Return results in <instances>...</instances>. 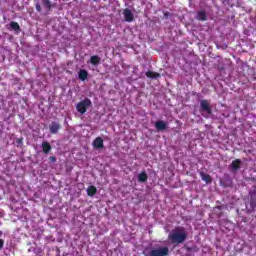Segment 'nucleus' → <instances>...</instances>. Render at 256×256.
Masks as SVG:
<instances>
[{
  "label": "nucleus",
  "mask_w": 256,
  "mask_h": 256,
  "mask_svg": "<svg viewBox=\"0 0 256 256\" xmlns=\"http://www.w3.org/2000/svg\"><path fill=\"white\" fill-rule=\"evenodd\" d=\"M164 17H169V12H165Z\"/></svg>",
  "instance_id": "obj_24"
},
{
  "label": "nucleus",
  "mask_w": 256,
  "mask_h": 256,
  "mask_svg": "<svg viewBox=\"0 0 256 256\" xmlns=\"http://www.w3.org/2000/svg\"><path fill=\"white\" fill-rule=\"evenodd\" d=\"M92 145L94 149H103V147H105V145L103 144V138L101 137H96L93 140Z\"/></svg>",
  "instance_id": "obj_7"
},
{
  "label": "nucleus",
  "mask_w": 256,
  "mask_h": 256,
  "mask_svg": "<svg viewBox=\"0 0 256 256\" xmlns=\"http://www.w3.org/2000/svg\"><path fill=\"white\" fill-rule=\"evenodd\" d=\"M91 105V99L85 98L84 100L78 102V104L76 105V109L78 113H81V115H85V113H87V109H89Z\"/></svg>",
  "instance_id": "obj_3"
},
{
  "label": "nucleus",
  "mask_w": 256,
  "mask_h": 256,
  "mask_svg": "<svg viewBox=\"0 0 256 256\" xmlns=\"http://www.w3.org/2000/svg\"><path fill=\"white\" fill-rule=\"evenodd\" d=\"M51 144L47 141L42 142V151L45 153V155H48V153H51Z\"/></svg>",
  "instance_id": "obj_12"
},
{
  "label": "nucleus",
  "mask_w": 256,
  "mask_h": 256,
  "mask_svg": "<svg viewBox=\"0 0 256 256\" xmlns=\"http://www.w3.org/2000/svg\"><path fill=\"white\" fill-rule=\"evenodd\" d=\"M196 19L197 21H207V13L203 10L198 11Z\"/></svg>",
  "instance_id": "obj_14"
},
{
  "label": "nucleus",
  "mask_w": 256,
  "mask_h": 256,
  "mask_svg": "<svg viewBox=\"0 0 256 256\" xmlns=\"http://www.w3.org/2000/svg\"><path fill=\"white\" fill-rule=\"evenodd\" d=\"M202 175V181H205V183H212L213 178H211V175L209 174H201Z\"/></svg>",
  "instance_id": "obj_19"
},
{
  "label": "nucleus",
  "mask_w": 256,
  "mask_h": 256,
  "mask_svg": "<svg viewBox=\"0 0 256 256\" xmlns=\"http://www.w3.org/2000/svg\"><path fill=\"white\" fill-rule=\"evenodd\" d=\"M10 28L12 29V31H16V33H19V31H21V26L15 21H12L10 23Z\"/></svg>",
  "instance_id": "obj_18"
},
{
  "label": "nucleus",
  "mask_w": 256,
  "mask_h": 256,
  "mask_svg": "<svg viewBox=\"0 0 256 256\" xmlns=\"http://www.w3.org/2000/svg\"><path fill=\"white\" fill-rule=\"evenodd\" d=\"M49 161H51L52 163H57V158L55 156H50Z\"/></svg>",
  "instance_id": "obj_21"
},
{
  "label": "nucleus",
  "mask_w": 256,
  "mask_h": 256,
  "mask_svg": "<svg viewBox=\"0 0 256 256\" xmlns=\"http://www.w3.org/2000/svg\"><path fill=\"white\" fill-rule=\"evenodd\" d=\"M35 7L38 13H41L43 11V8H41V3L35 2Z\"/></svg>",
  "instance_id": "obj_20"
},
{
  "label": "nucleus",
  "mask_w": 256,
  "mask_h": 256,
  "mask_svg": "<svg viewBox=\"0 0 256 256\" xmlns=\"http://www.w3.org/2000/svg\"><path fill=\"white\" fill-rule=\"evenodd\" d=\"M146 77H148V79H159L161 74L159 72L147 71Z\"/></svg>",
  "instance_id": "obj_13"
},
{
  "label": "nucleus",
  "mask_w": 256,
  "mask_h": 256,
  "mask_svg": "<svg viewBox=\"0 0 256 256\" xmlns=\"http://www.w3.org/2000/svg\"><path fill=\"white\" fill-rule=\"evenodd\" d=\"M49 129L52 135H56V133H59V130L61 129V124H59V122H52L49 125Z\"/></svg>",
  "instance_id": "obj_6"
},
{
  "label": "nucleus",
  "mask_w": 256,
  "mask_h": 256,
  "mask_svg": "<svg viewBox=\"0 0 256 256\" xmlns=\"http://www.w3.org/2000/svg\"><path fill=\"white\" fill-rule=\"evenodd\" d=\"M241 159H235L232 161L230 168L232 171H239L241 169Z\"/></svg>",
  "instance_id": "obj_9"
},
{
  "label": "nucleus",
  "mask_w": 256,
  "mask_h": 256,
  "mask_svg": "<svg viewBox=\"0 0 256 256\" xmlns=\"http://www.w3.org/2000/svg\"><path fill=\"white\" fill-rule=\"evenodd\" d=\"M147 179H149V176L147 175V172H141L138 175L139 183H147Z\"/></svg>",
  "instance_id": "obj_16"
},
{
  "label": "nucleus",
  "mask_w": 256,
  "mask_h": 256,
  "mask_svg": "<svg viewBox=\"0 0 256 256\" xmlns=\"http://www.w3.org/2000/svg\"><path fill=\"white\" fill-rule=\"evenodd\" d=\"M4 246H5V241L0 238V249H3Z\"/></svg>",
  "instance_id": "obj_22"
},
{
  "label": "nucleus",
  "mask_w": 256,
  "mask_h": 256,
  "mask_svg": "<svg viewBox=\"0 0 256 256\" xmlns=\"http://www.w3.org/2000/svg\"><path fill=\"white\" fill-rule=\"evenodd\" d=\"M187 251H191V248H187Z\"/></svg>",
  "instance_id": "obj_25"
},
{
  "label": "nucleus",
  "mask_w": 256,
  "mask_h": 256,
  "mask_svg": "<svg viewBox=\"0 0 256 256\" xmlns=\"http://www.w3.org/2000/svg\"><path fill=\"white\" fill-rule=\"evenodd\" d=\"M90 63L91 65H94L95 67H97V65L101 63V57H99L98 55L91 56Z\"/></svg>",
  "instance_id": "obj_15"
},
{
  "label": "nucleus",
  "mask_w": 256,
  "mask_h": 256,
  "mask_svg": "<svg viewBox=\"0 0 256 256\" xmlns=\"http://www.w3.org/2000/svg\"><path fill=\"white\" fill-rule=\"evenodd\" d=\"M168 241H170L172 245L185 243V241H187V230H185V227L178 226L171 230L168 234Z\"/></svg>",
  "instance_id": "obj_1"
},
{
  "label": "nucleus",
  "mask_w": 256,
  "mask_h": 256,
  "mask_svg": "<svg viewBox=\"0 0 256 256\" xmlns=\"http://www.w3.org/2000/svg\"><path fill=\"white\" fill-rule=\"evenodd\" d=\"M17 143L20 145V143H23V138H19L18 140H17Z\"/></svg>",
  "instance_id": "obj_23"
},
{
  "label": "nucleus",
  "mask_w": 256,
  "mask_h": 256,
  "mask_svg": "<svg viewBox=\"0 0 256 256\" xmlns=\"http://www.w3.org/2000/svg\"><path fill=\"white\" fill-rule=\"evenodd\" d=\"M87 77H89V72L85 69H81L78 72V78L80 81H87Z\"/></svg>",
  "instance_id": "obj_11"
},
{
  "label": "nucleus",
  "mask_w": 256,
  "mask_h": 256,
  "mask_svg": "<svg viewBox=\"0 0 256 256\" xmlns=\"http://www.w3.org/2000/svg\"><path fill=\"white\" fill-rule=\"evenodd\" d=\"M123 16L127 23H133V21H135V16L133 15V12L129 8L124 9Z\"/></svg>",
  "instance_id": "obj_5"
},
{
  "label": "nucleus",
  "mask_w": 256,
  "mask_h": 256,
  "mask_svg": "<svg viewBox=\"0 0 256 256\" xmlns=\"http://www.w3.org/2000/svg\"><path fill=\"white\" fill-rule=\"evenodd\" d=\"M87 195L88 197H94V195H97V187L89 186L87 188Z\"/></svg>",
  "instance_id": "obj_17"
},
{
  "label": "nucleus",
  "mask_w": 256,
  "mask_h": 256,
  "mask_svg": "<svg viewBox=\"0 0 256 256\" xmlns=\"http://www.w3.org/2000/svg\"><path fill=\"white\" fill-rule=\"evenodd\" d=\"M200 112L207 113V115H211L213 113V108L211 107L209 100L204 99L200 101Z\"/></svg>",
  "instance_id": "obj_4"
},
{
  "label": "nucleus",
  "mask_w": 256,
  "mask_h": 256,
  "mask_svg": "<svg viewBox=\"0 0 256 256\" xmlns=\"http://www.w3.org/2000/svg\"><path fill=\"white\" fill-rule=\"evenodd\" d=\"M94 1H97V0H94Z\"/></svg>",
  "instance_id": "obj_26"
},
{
  "label": "nucleus",
  "mask_w": 256,
  "mask_h": 256,
  "mask_svg": "<svg viewBox=\"0 0 256 256\" xmlns=\"http://www.w3.org/2000/svg\"><path fill=\"white\" fill-rule=\"evenodd\" d=\"M155 128L157 131H165L167 129V122L160 120L155 123Z\"/></svg>",
  "instance_id": "obj_10"
},
{
  "label": "nucleus",
  "mask_w": 256,
  "mask_h": 256,
  "mask_svg": "<svg viewBox=\"0 0 256 256\" xmlns=\"http://www.w3.org/2000/svg\"><path fill=\"white\" fill-rule=\"evenodd\" d=\"M40 1L42 7H44V9L49 13V11H51V9H53V3L51 2V0H38Z\"/></svg>",
  "instance_id": "obj_8"
},
{
  "label": "nucleus",
  "mask_w": 256,
  "mask_h": 256,
  "mask_svg": "<svg viewBox=\"0 0 256 256\" xmlns=\"http://www.w3.org/2000/svg\"><path fill=\"white\" fill-rule=\"evenodd\" d=\"M144 256H167L169 255V247L162 246L159 248H145L143 250Z\"/></svg>",
  "instance_id": "obj_2"
}]
</instances>
